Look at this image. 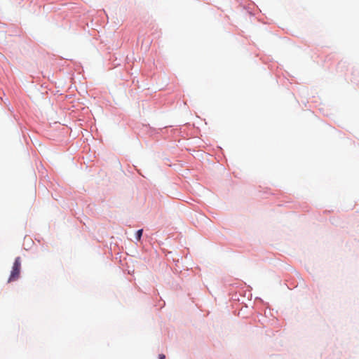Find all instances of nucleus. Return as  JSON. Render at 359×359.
Masks as SVG:
<instances>
[{"instance_id": "7ed1b4c3", "label": "nucleus", "mask_w": 359, "mask_h": 359, "mask_svg": "<svg viewBox=\"0 0 359 359\" xmlns=\"http://www.w3.org/2000/svg\"><path fill=\"white\" fill-rule=\"evenodd\" d=\"M158 358L159 359H165V355L164 354H160Z\"/></svg>"}, {"instance_id": "f257e3e1", "label": "nucleus", "mask_w": 359, "mask_h": 359, "mask_svg": "<svg viewBox=\"0 0 359 359\" xmlns=\"http://www.w3.org/2000/svg\"><path fill=\"white\" fill-rule=\"evenodd\" d=\"M21 269V259L20 257L15 258L8 282L17 280L20 277Z\"/></svg>"}, {"instance_id": "f03ea898", "label": "nucleus", "mask_w": 359, "mask_h": 359, "mask_svg": "<svg viewBox=\"0 0 359 359\" xmlns=\"http://www.w3.org/2000/svg\"><path fill=\"white\" fill-rule=\"evenodd\" d=\"M142 229H140L136 232V238L139 241L141 238V236L142 235Z\"/></svg>"}]
</instances>
